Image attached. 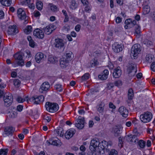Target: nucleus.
<instances>
[{"mask_svg": "<svg viewBox=\"0 0 155 155\" xmlns=\"http://www.w3.org/2000/svg\"><path fill=\"white\" fill-rule=\"evenodd\" d=\"M141 51L140 46L138 44L134 45L131 48V57L132 58L135 59L138 54Z\"/></svg>", "mask_w": 155, "mask_h": 155, "instance_id": "7ed1b4c3", "label": "nucleus"}, {"mask_svg": "<svg viewBox=\"0 0 155 155\" xmlns=\"http://www.w3.org/2000/svg\"><path fill=\"white\" fill-rule=\"evenodd\" d=\"M98 64L97 61L94 59H92L90 62L91 67H95Z\"/></svg>", "mask_w": 155, "mask_h": 155, "instance_id": "e433bc0d", "label": "nucleus"}, {"mask_svg": "<svg viewBox=\"0 0 155 155\" xmlns=\"http://www.w3.org/2000/svg\"><path fill=\"white\" fill-rule=\"evenodd\" d=\"M14 84L16 87H19L21 84V81L18 79H15L13 81Z\"/></svg>", "mask_w": 155, "mask_h": 155, "instance_id": "ea45409f", "label": "nucleus"}, {"mask_svg": "<svg viewBox=\"0 0 155 155\" xmlns=\"http://www.w3.org/2000/svg\"><path fill=\"white\" fill-rule=\"evenodd\" d=\"M112 49L116 53L119 52L123 50L122 45L117 43H114L112 45Z\"/></svg>", "mask_w": 155, "mask_h": 155, "instance_id": "a211bd4d", "label": "nucleus"}, {"mask_svg": "<svg viewBox=\"0 0 155 155\" xmlns=\"http://www.w3.org/2000/svg\"><path fill=\"white\" fill-rule=\"evenodd\" d=\"M118 111L122 117H126L128 116V110L124 106L120 107Z\"/></svg>", "mask_w": 155, "mask_h": 155, "instance_id": "4468645a", "label": "nucleus"}, {"mask_svg": "<svg viewBox=\"0 0 155 155\" xmlns=\"http://www.w3.org/2000/svg\"><path fill=\"white\" fill-rule=\"evenodd\" d=\"M114 84L115 86L119 87L122 85V81L120 80H118L116 81L115 82Z\"/></svg>", "mask_w": 155, "mask_h": 155, "instance_id": "4d7b16f0", "label": "nucleus"}, {"mask_svg": "<svg viewBox=\"0 0 155 155\" xmlns=\"http://www.w3.org/2000/svg\"><path fill=\"white\" fill-rule=\"evenodd\" d=\"M56 133L60 137H63L64 134V130L61 128L58 129L56 130Z\"/></svg>", "mask_w": 155, "mask_h": 155, "instance_id": "c9c22d12", "label": "nucleus"}, {"mask_svg": "<svg viewBox=\"0 0 155 155\" xmlns=\"http://www.w3.org/2000/svg\"><path fill=\"white\" fill-rule=\"evenodd\" d=\"M134 97V92L133 89L132 88L129 89L128 93V98L130 100L132 99Z\"/></svg>", "mask_w": 155, "mask_h": 155, "instance_id": "7c9ffc66", "label": "nucleus"}, {"mask_svg": "<svg viewBox=\"0 0 155 155\" xmlns=\"http://www.w3.org/2000/svg\"><path fill=\"white\" fill-rule=\"evenodd\" d=\"M4 104L7 107L9 106L13 101L12 96L10 93L5 94L3 97Z\"/></svg>", "mask_w": 155, "mask_h": 155, "instance_id": "423d86ee", "label": "nucleus"}, {"mask_svg": "<svg viewBox=\"0 0 155 155\" xmlns=\"http://www.w3.org/2000/svg\"><path fill=\"white\" fill-rule=\"evenodd\" d=\"M8 151V149H1L0 150V155H6Z\"/></svg>", "mask_w": 155, "mask_h": 155, "instance_id": "c03bdc74", "label": "nucleus"}, {"mask_svg": "<svg viewBox=\"0 0 155 155\" xmlns=\"http://www.w3.org/2000/svg\"><path fill=\"white\" fill-rule=\"evenodd\" d=\"M150 68L153 71L155 72V62H153L151 64Z\"/></svg>", "mask_w": 155, "mask_h": 155, "instance_id": "052dcab7", "label": "nucleus"}, {"mask_svg": "<svg viewBox=\"0 0 155 155\" xmlns=\"http://www.w3.org/2000/svg\"><path fill=\"white\" fill-rule=\"evenodd\" d=\"M54 88L57 91L61 92L62 91L61 85V84H56L54 86Z\"/></svg>", "mask_w": 155, "mask_h": 155, "instance_id": "8fccbe9b", "label": "nucleus"}, {"mask_svg": "<svg viewBox=\"0 0 155 155\" xmlns=\"http://www.w3.org/2000/svg\"><path fill=\"white\" fill-rule=\"evenodd\" d=\"M143 43L146 45L147 47H149L152 45V42L148 39H146L143 41Z\"/></svg>", "mask_w": 155, "mask_h": 155, "instance_id": "37998d69", "label": "nucleus"}, {"mask_svg": "<svg viewBox=\"0 0 155 155\" xmlns=\"http://www.w3.org/2000/svg\"><path fill=\"white\" fill-rule=\"evenodd\" d=\"M89 74L88 73H87L85 74L81 77V80L82 81L87 80L89 78Z\"/></svg>", "mask_w": 155, "mask_h": 155, "instance_id": "09e8293b", "label": "nucleus"}, {"mask_svg": "<svg viewBox=\"0 0 155 155\" xmlns=\"http://www.w3.org/2000/svg\"><path fill=\"white\" fill-rule=\"evenodd\" d=\"M35 98L34 104H39L40 102H43L44 99V97L42 95L35 96Z\"/></svg>", "mask_w": 155, "mask_h": 155, "instance_id": "b1692460", "label": "nucleus"}, {"mask_svg": "<svg viewBox=\"0 0 155 155\" xmlns=\"http://www.w3.org/2000/svg\"><path fill=\"white\" fill-rule=\"evenodd\" d=\"M54 46L59 49L63 48L64 49V44L62 39L59 38L55 40V42L54 43Z\"/></svg>", "mask_w": 155, "mask_h": 155, "instance_id": "9b49d317", "label": "nucleus"}, {"mask_svg": "<svg viewBox=\"0 0 155 155\" xmlns=\"http://www.w3.org/2000/svg\"><path fill=\"white\" fill-rule=\"evenodd\" d=\"M81 1L84 6L89 4V3L87 0H81Z\"/></svg>", "mask_w": 155, "mask_h": 155, "instance_id": "680f3d73", "label": "nucleus"}, {"mask_svg": "<svg viewBox=\"0 0 155 155\" xmlns=\"http://www.w3.org/2000/svg\"><path fill=\"white\" fill-rule=\"evenodd\" d=\"M17 101L19 103H23L25 101V99L22 98L20 96H18L16 99Z\"/></svg>", "mask_w": 155, "mask_h": 155, "instance_id": "3c124183", "label": "nucleus"}, {"mask_svg": "<svg viewBox=\"0 0 155 155\" xmlns=\"http://www.w3.org/2000/svg\"><path fill=\"white\" fill-rule=\"evenodd\" d=\"M72 54L71 52L68 51L66 52L63 57L69 61L71 59V56Z\"/></svg>", "mask_w": 155, "mask_h": 155, "instance_id": "a878e982", "label": "nucleus"}, {"mask_svg": "<svg viewBox=\"0 0 155 155\" xmlns=\"http://www.w3.org/2000/svg\"><path fill=\"white\" fill-rule=\"evenodd\" d=\"M84 11L87 12H89L91 10V6L89 4H88L87 5L84 6Z\"/></svg>", "mask_w": 155, "mask_h": 155, "instance_id": "a18cd8bd", "label": "nucleus"}, {"mask_svg": "<svg viewBox=\"0 0 155 155\" xmlns=\"http://www.w3.org/2000/svg\"><path fill=\"white\" fill-rule=\"evenodd\" d=\"M119 139V143L118 145L119 147H123V140L122 138L121 137H119L118 138Z\"/></svg>", "mask_w": 155, "mask_h": 155, "instance_id": "5fc2aeb1", "label": "nucleus"}, {"mask_svg": "<svg viewBox=\"0 0 155 155\" xmlns=\"http://www.w3.org/2000/svg\"><path fill=\"white\" fill-rule=\"evenodd\" d=\"M140 118L142 122L143 123H147L151 120L152 118V114L150 112L147 111L141 114Z\"/></svg>", "mask_w": 155, "mask_h": 155, "instance_id": "20e7f679", "label": "nucleus"}, {"mask_svg": "<svg viewBox=\"0 0 155 155\" xmlns=\"http://www.w3.org/2000/svg\"><path fill=\"white\" fill-rule=\"evenodd\" d=\"M17 111L16 110L14 111H12L10 113L9 117L12 118H15L17 117Z\"/></svg>", "mask_w": 155, "mask_h": 155, "instance_id": "a19ab883", "label": "nucleus"}, {"mask_svg": "<svg viewBox=\"0 0 155 155\" xmlns=\"http://www.w3.org/2000/svg\"><path fill=\"white\" fill-rule=\"evenodd\" d=\"M60 140H54L52 141L51 144L54 146H58L59 145V143Z\"/></svg>", "mask_w": 155, "mask_h": 155, "instance_id": "603ef678", "label": "nucleus"}, {"mask_svg": "<svg viewBox=\"0 0 155 155\" xmlns=\"http://www.w3.org/2000/svg\"><path fill=\"white\" fill-rule=\"evenodd\" d=\"M14 57L16 60L18 61L17 64L20 66H22L24 64V61L23 59L22 52L20 51L17 52L14 55Z\"/></svg>", "mask_w": 155, "mask_h": 155, "instance_id": "0eeeda50", "label": "nucleus"}, {"mask_svg": "<svg viewBox=\"0 0 155 155\" xmlns=\"http://www.w3.org/2000/svg\"><path fill=\"white\" fill-rule=\"evenodd\" d=\"M100 146H99L98 148L99 149V151H100L101 150H103L107 147L108 145L107 142L105 140L103 141L100 143Z\"/></svg>", "mask_w": 155, "mask_h": 155, "instance_id": "bb28decb", "label": "nucleus"}, {"mask_svg": "<svg viewBox=\"0 0 155 155\" xmlns=\"http://www.w3.org/2000/svg\"><path fill=\"white\" fill-rule=\"evenodd\" d=\"M122 127L120 125H117L115 126L114 129V133L115 136L117 137L119 136L122 132Z\"/></svg>", "mask_w": 155, "mask_h": 155, "instance_id": "4be33fe9", "label": "nucleus"}, {"mask_svg": "<svg viewBox=\"0 0 155 155\" xmlns=\"http://www.w3.org/2000/svg\"><path fill=\"white\" fill-rule=\"evenodd\" d=\"M77 5L76 2L74 0H72L71 2V4L70 6V8L72 9H75L77 8Z\"/></svg>", "mask_w": 155, "mask_h": 155, "instance_id": "79ce46f5", "label": "nucleus"}, {"mask_svg": "<svg viewBox=\"0 0 155 155\" xmlns=\"http://www.w3.org/2000/svg\"><path fill=\"white\" fill-rule=\"evenodd\" d=\"M135 33L139 35L140 33V27L139 25H137L135 26Z\"/></svg>", "mask_w": 155, "mask_h": 155, "instance_id": "49530a36", "label": "nucleus"}, {"mask_svg": "<svg viewBox=\"0 0 155 155\" xmlns=\"http://www.w3.org/2000/svg\"><path fill=\"white\" fill-rule=\"evenodd\" d=\"M127 71L129 76L130 77L134 76L137 71L136 65L133 64H130L127 69Z\"/></svg>", "mask_w": 155, "mask_h": 155, "instance_id": "9d476101", "label": "nucleus"}, {"mask_svg": "<svg viewBox=\"0 0 155 155\" xmlns=\"http://www.w3.org/2000/svg\"><path fill=\"white\" fill-rule=\"evenodd\" d=\"M0 2L4 6H9L12 3V0H0Z\"/></svg>", "mask_w": 155, "mask_h": 155, "instance_id": "cd10ccee", "label": "nucleus"}, {"mask_svg": "<svg viewBox=\"0 0 155 155\" xmlns=\"http://www.w3.org/2000/svg\"><path fill=\"white\" fill-rule=\"evenodd\" d=\"M32 27L30 25L28 26L24 30L25 33L26 34H29L32 31Z\"/></svg>", "mask_w": 155, "mask_h": 155, "instance_id": "473e14b6", "label": "nucleus"}, {"mask_svg": "<svg viewBox=\"0 0 155 155\" xmlns=\"http://www.w3.org/2000/svg\"><path fill=\"white\" fill-rule=\"evenodd\" d=\"M104 106V104L103 102H101L100 104L97 106L96 109L99 113H102L103 112Z\"/></svg>", "mask_w": 155, "mask_h": 155, "instance_id": "393cba45", "label": "nucleus"}, {"mask_svg": "<svg viewBox=\"0 0 155 155\" xmlns=\"http://www.w3.org/2000/svg\"><path fill=\"white\" fill-rule=\"evenodd\" d=\"M122 74L121 70L120 67H118L114 70L113 75L115 78L120 77Z\"/></svg>", "mask_w": 155, "mask_h": 155, "instance_id": "6ab92c4d", "label": "nucleus"}, {"mask_svg": "<svg viewBox=\"0 0 155 155\" xmlns=\"http://www.w3.org/2000/svg\"><path fill=\"white\" fill-rule=\"evenodd\" d=\"M35 98V97H32L30 98L28 97V96H27L25 97V101H26L28 103L32 102L34 104Z\"/></svg>", "mask_w": 155, "mask_h": 155, "instance_id": "4c0bfd02", "label": "nucleus"}, {"mask_svg": "<svg viewBox=\"0 0 155 155\" xmlns=\"http://www.w3.org/2000/svg\"><path fill=\"white\" fill-rule=\"evenodd\" d=\"M76 132L75 130L72 128L68 129L64 134V137L67 139L72 137Z\"/></svg>", "mask_w": 155, "mask_h": 155, "instance_id": "ddd939ff", "label": "nucleus"}, {"mask_svg": "<svg viewBox=\"0 0 155 155\" xmlns=\"http://www.w3.org/2000/svg\"><path fill=\"white\" fill-rule=\"evenodd\" d=\"M31 55L30 52L28 50H26L23 52H22L23 57L29 58L31 56Z\"/></svg>", "mask_w": 155, "mask_h": 155, "instance_id": "f704fd0d", "label": "nucleus"}, {"mask_svg": "<svg viewBox=\"0 0 155 155\" xmlns=\"http://www.w3.org/2000/svg\"><path fill=\"white\" fill-rule=\"evenodd\" d=\"M28 6L31 9H34L35 8V5L32 2H31L28 5Z\"/></svg>", "mask_w": 155, "mask_h": 155, "instance_id": "69168bd1", "label": "nucleus"}, {"mask_svg": "<svg viewBox=\"0 0 155 155\" xmlns=\"http://www.w3.org/2000/svg\"><path fill=\"white\" fill-rule=\"evenodd\" d=\"M131 20L130 19H126L125 21V23L126 25H131Z\"/></svg>", "mask_w": 155, "mask_h": 155, "instance_id": "774afa93", "label": "nucleus"}, {"mask_svg": "<svg viewBox=\"0 0 155 155\" xmlns=\"http://www.w3.org/2000/svg\"><path fill=\"white\" fill-rule=\"evenodd\" d=\"M50 87V85L48 82H44L41 85L39 91L40 92L42 93L44 91H48Z\"/></svg>", "mask_w": 155, "mask_h": 155, "instance_id": "f3484780", "label": "nucleus"}, {"mask_svg": "<svg viewBox=\"0 0 155 155\" xmlns=\"http://www.w3.org/2000/svg\"><path fill=\"white\" fill-rule=\"evenodd\" d=\"M45 106L46 110L51 113L56 112L59 108L58 105L57 103H52L49 102H46Z\"/></svg>", "mask_w": 155, "mask_h": 155, "instance_id": "f03ea898", "label": "nucleus"}, {"mask_svg": "<svg viewBox=\"0 0 155 155\" xmlns=\"http://www.w3.org/2000/svg\"><path fill=\"white\" fill-rule=\"evenodd\" d=\"M8 34L9 35H14L18 32V30L15 25H10L8 28Z\"/></svg>", "mask_w": 155, "mask_h": 155, "instance_id": "f8f14e48", "label": "nucleus"}, {"mask_svg": "<svg viewBox=\"0 0 155 155\" xmlns=\"http://www.w3.org/2000/svg\"><path fill=\"white\" fill-rule=\"evenodd\" d=\"M17 16L21 21H23V23L26 24L28 23V17L26 15L25 12L22 8H19L17 11Z\"/></svg>", "mask_w": 155, "mask_h": 155, "instance_id": "f257e3e1", "label": "nucleus"}, {"mask_svg": "<svg viewBox=\"0 0 155 155\" xmlns=\"http://www.w3.org/2000/svg\"><path fill=\"white\" fill-rule=\"evenodd\" d=\"M50 9L53 12H57L58 10V8L56 5L52 4H50Z\"/></svg>", "mask_w": 155, "mask_h": 155, "instance_id": "58836bf2", "label": "nucleus"}, {"mask_svg": "<svg viewBox=\"0 0 155 155\" xmlns=\"http://www.w3.org/2000/svg\"><path fill=\"white\" fill-rule=\"evenodd\" d=\"M23 106L21 105H18L17 107V110L19 111H21L23 109Z\"/></svg>", "mask_w": 155, "mask_h": 155, "instance_id": "0e129e2a", "label": "nucleus"}, {"mask_svg": "<svg viewBox=\"0 0 155 155\" xmlns=\"http://www.w3.org/2000/svg\"><path fill=\"white\" fill-rule=\"evenodd\" d=\"M34 16L36 17H39L40 15V12L38 11H35L34 12Z\"/></svg>", "mask_w": 155, "mask_h": 155, "instance_id": "e2e57ef3", "label": "nucleus"}, {"mask_svg": "<svg viewBox=\"0 0 155 155\" xmlns=\"http://www.w3.org/2000/svg\"><path fill=\"white\" fill-rule=\"evenodd\" d=\"M150 8L148 5H145L143 7V13L144 15L148 14L150 11Z\"/></svg>", "mask_w": 155, "mask_h": 155, "instance_id": "c85d7f7f", "label": "nucleus"}, {"mask_svg": "<svg viewBox=\"0 0 155 155\" xmlns=\"http://www.w3.org/2000/svg\"><path fill=\"white\" fill-rule=\"evenodd\" d=\"M114 86V84L112 83H109L107 85V88L108 90H110Z\"/></svg>", "mask_w": 155, "mask_h": 155, "instance_id": "6e6d98bb", "label": "nucleus"}, {"mask_svg": "<svg viewBox=\"0 0 155 155\" xmlns=\"http://www.w3.org/2000/svg\"><path fill=\"white\" fill-rule=\"evenodd\" d=\"M69 61L63 57L60 60V65L61 68H64L68 65Z\"/></svg>", "mask_w": 155, "mask_h": 155, "instance_id": "5701e85b", "label": "nucleus"}, {"mask_svg": "<svg viewBox=\"0 0 155 155\" xmlns=\"http://www.w3.org/2000/svg\"><path fill=\"white\" fill-rule=\"evenodd\" d=\"M48 61L51 63H54L55 61H57V58L55 57L50 55L48 56Z\"/></svg>", "mask_w": 155, "mask_h": 155, "instance_id": "2f4dec72", "label": "nucleus"}, {"mask_svg": "<svg viewBox=\"0 0 155 155\" xmlns=\"http://www.w3.org/2000/svg\"><path fill=\"white\" fill-rule=\"evenodd\" d=\"M100 144L99 141L97 139H92L89 148L91 151H95L97 150H99L98 148L100 146Z\"/></svg>", "mask_w": 155, "mask_h": 155, "instance_id": "39448f33", "label": "nucleus"}, {"mask_svg": "<svg viewBox=\"0 0 155 155\" xmlns=\"http://www.w3.org/2000/svg\"><path fill=\"white\" fill-rule=\"evenodd\" d=\"M36 7L37 9L41 10L43 7V3L41 1H37L36 3Z\"/></svg>", "mask_w": 155, "mask_h": 155, "instance_id": "72a5a7b5", "label": "nucleus"}, {"mask_svg": "<svg viewBox=\"0 0 155 155\" xmlns=\"http://www.w3.org/2000/svg\"><path fill=\"white\" fill-rule=\"evenodd\" d=\"M56 28V27L55 25L53 24H50L41 29L46 34L49 35L51 34Z\"/></svg>", "mask_w": 155, "mask_h": 155, "instance_id": "6e6552de", "label": "nucleus"}, {"mask_svg": "<svg viewBox=\"0 0 155 155\" xmlns=\"http://www.w3.org/2000/svg\"><path fill=\"white\" fill-rule=\"evenodd\" d=\"M137 143L140 148L143 149L145 146L146 142L142 140H140L138 141Z\"/></svg>", "mask_w": 155, "mask_h": 155, "instance_id": "c756f323", "label": "nucleus"}, {"mask_svg": "<svg viewBox=\"0 0 155 155\" xmlns=\"http://www.w3.org/2000/svg\"><path fill=\"white\" fill-rule=\"evenodd\" d=\"M134 134L133 135L134 136V138H137V137H139L140 135V133L138 132L136 129H135L133 131Z\"/></svg>", "mask_w": 155, "mask_h": 155, "instance_id": "de8ad7c7", "label": "nucleus"}, {"mask_svg": "<svg viewBox=\"0 0 155 155\" xmlns=\"http://www.w3.org/2000/svg\"><path fill=\"white\" fill-rule=\"evenodd\" d=\"M108 74V70L105 69L104 71L102 73L98 75V78L102 80H105L107 78Z\"/></svg>", "mask_w": 155, "mask_h": 155, "instance_id": "412c9836", "label": "nucleus"}, {"mask_svg": "<svg viewBox=\"0 0 155 155\" xmlns=\"http://www.w3.org/2000/svg\"><path fill=\"white\" fill-rule=\"evenodd\" d=\"M146 59L147 61L149 62H151L152 60L151 57L150 56L149 54L146 55Z\"/></svg>", "mask_w": 155, "mask_h": 155, "instance_id": "bf43d9fd", "label": "nucleus"}, {"mask_svg": "<svg viewBox=\"0 0 155 155\" xmlns=\"http://www.w3.org/2000/svg\"><path fill=\"white\" fill-rule=\"evenodd\" d=\"M77 122L75 124V126L78 129H81L84 127L85 123L84 118L79 116L77 119Z\"/></svg>", "mask_w": 155, "mask_h": 155, "instance_id": "1a4fd4ad", "label": "nucleus"}, {"mask_svg": "<svg viewBox=\"0 0 155 155\" xmlns=\"http://www.w3.org/2000/svg\"><path fill=\"white\" fill-rule=\"evenodd\" d=\"M33 34L35 37L39 38H42L44 36L42 30L38 28H37L34 31Z\"/></svg>", "mask_w": 155, "mask_h": 155, "instance_id": "2eb2a0df", "label": "nucleus"}, {"mask_svg": "<svg viewBox=\"0 0 155 155\" xmlns=\"http://www.w3.org/2000/svg\"><path fill=\"white\" fill-rule=\"evenodd\" d=\"M132 134H130V135H127V136L126 137V140L130 142L131 143H133L132 140Z\"/></svg>", "mask_w": 155, "mask_h": 155, "instance_id": "864d4df0", "label": "nucleus"}, {"mask_svg": "<svg viewBox=\"0 0 155 155\" xmlns=\"http://www.w3.org/2000/svg\"><path fill=\"white\" fill-rule=\"evenodd\" d=\"M81 28V25L78 24L75 27V29L77 31H79L80 30Z\"/></svg>", "mask_w": 155, "mask_h": 155, "instance_id": "338daca9", "label": "nucleus"}, {"mask_svg": "<svg viewBox=\"0 0 155 155\" xmlns=\"http://www.w3.org/2000/svg\"><path fill=\"white\" fill-rule=\"evenodd\" d=\"M45 57H46V56L43 53L41 52L38 53L35 56V59L37 63H39L44 60Z\"/></svg>", "mask_w": 155, "mask_h": 155, "instance_id": "aec40b11", "label": "nucleus"}, {"mask_svg": "<svg viewBox=\"0 0 155 155\" xmlns=\"http://www.w3.org/2000/svg\"><path fill=\"white\" fill-rule=\"evenodd\" d=\"M15 131V129L12 127H7L4 129V135L5 136V134L7 136H12Z\"/></svg>", "mask_w": 155, "mask_h": 155, "instance_id": "dca6fc26", "label": "nucleus"}, {"mask_svg": "<svg viewBox=\"0 0 155 155\" xmlns=\"http://www.w3.org/2000/svg\"><path fill=\"white\" fill-rule=\"evenodd\" d=\"M109 155H117V152L114 149H112L110 151Z\"/></svg>", "mask_w": 155, "mask_h": 155, "instance_id": "13d9d810", "label": "nucleus"}]
</instances>
